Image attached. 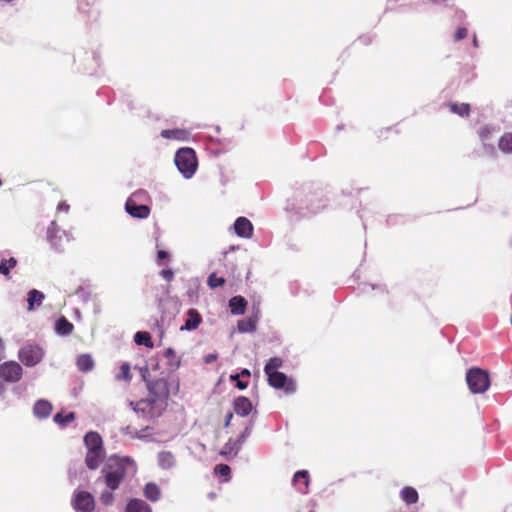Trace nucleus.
I'll list each match as a JSON object with an SVG mask.
<instances>
[{
	"label": "nucleus",
	"mask_w": 512,
	"mask_h": 512,
	"mask_svg": "<svg viewBox=\"0 0 512 512\" xmlns=\"http://www.w3.org/2000/svg\"><path fill=\"white\" fill-rule=\"evenodd\" d=\"M74 330V325L65 317L61 316L55 324V331L61 336H68Z\"/></svg>",
	"instance_id": "aec40b11"
},
{
	"label": "nucleus",
	"mask_w": 512,
	"mask_h": 512,
	"mask_svg": "<svg viewBox=\"0 0 512 512\" xmlns=\"http://www.w3.org/2000/svg\"><path fill=\"white\" fill-rule=\"evenodd\" d=\"M125 512H152V509L145 501L134 498L127 503Z\"/></svg>",
	"instance_id": "412c9836"
},
{
	"label": "nucleus",
	"mask_w": 512,
	"mask_h": 512,
	"mask_svg": "<svg viewBox=\"0 0 512 512\" xmlns=\"http://www.w3.org/2000/svg\"><path fill=\"white\" fill-rule=\"evenodd\" d=\"M466 382L473 394L484 393L490 387L489 373L481 368L473 367L466 373Z\"/></svg>",
	"instance_id": "f03ea898"
},
{
	"label": "nucleus",
	"mask_w": 512,
	"mask_h": 512,
	"mask_svg": "<svg viewBox=\"0 0 512 512\" xmlns=\"http://www.w3.org/2000/svg\"><path fill=\"white\" fill-rule=\"evenodd\" d=\"M449 110L461 117H468L470 115V105L468 103H450L448 104Z\"/></svg>",
	"instance_id": "a878e982"
},
{
	"label": "nucleus",
	"mask_w": 512,
	"mask_h": 512,
	"mask_svg": "<svg viewBox=\"0 0 512 512\" xmlns=\"http://www.w3.org/2000/svg\"><path fill=\"white\" fill-rule=\"evenodd\" d=\"M499 149L503 152H512V133L504 134L498 143Z\"/></svg>",
	"instance_id": "c756f323"
},
{
	"label": "nucleus",
	"mask_w": 512,
	"mask_h": 512,
	"mask_svg": "<svg viewBox=\"0 0 512 512\" xmlns=\"http://www.w3.org/2000/svg\"><path fill=\"white\" fill-rule=\"evenodd\" d=\"M72 504L77 512H93L95 508L94 497L87 491H76Z\"/></svg>",
	"instance_id": "6e6552de"
},
{
	"label": "nucleus",
	"mask_w": 512,
	"mask_h": 512,
	"mask_svg": "<svg viewBox=\"0 0 512 512\" xmlns=\"http://www.w3.org/2000/svg\"><path fill=\"white\" fill-rule=\"evenodd\" d=\"M5 357V345H4V342L2 340V338H0V361Z\"/></svg>",
	"instance_id": "a18cd8bd"
},
{
	"label": "nucleus",
	"mask_w": 512,
	"mask_h": 512,
	"mask_svg": "<svg viewBox=\"0 0 512 512\" xmlns=\"http://www.w3.org/2000/svg\"><path fill=\"white\" fill-rule=\"evenodd\" d=\"M468 31L464 27H460L456 30L454 39L455 41H460L467 37Z\"/></svg>",
	"instance_id": "a19ab883"
},
{
	"label": "nucleus",
	"mask_w": 512,
	"mask_h": 512,
	"mask_svg": "<svg viewBox=\"0 0 512 512\" xmlns=\"http://www.w3.org/2000/svg\"><path fill=\"white\" fill-rule=\"evenodd\" d=\"M270 386L280 389L283 388L286 393H293L296 390V385L293 380L288 379L287 376L279 371L266 374Z\"/></svg>",
	"instance_id": "1a4fd4ad"
},
{
	"label": "nucleus",
	"mask_w": 512,
	"mask_h": 512,
	"mask_svg": "<svg viewBox=\"0 0 512 512\" xmlns=\"http://www.w3.org/2000/svg\"><path fill=\"white\" fill-rule=\"evenodd\" d=\"M256 322L255 318H248L239 320L237 323V328L241 333L254 332L256 330Z\"/></svg>",
	"instance_id": "bb28decb"
},
{
	"label": "nucleus",
	"mask_w": 512,
	"mask_h": 512,
	"mask_svg": "<svg viewBox=\"0 0 512 512\" xmlns=\"http://www.w3.org/2000/svg\"><path fill=\"white\" fill-rule=\"evenodd\" d=\"M401 498L406 504L410 505L418 501L419 495L415 488L407 486L401 490Z\"/></svg>",
	"instance_id": "393cba45"
},
{
	"label": "nucleus",
	"mask_w": 512,
	"mask_h": 512,
	"mask_svg": "<svg viewBox=\"0 0 512 512\" xmlns=\"http://www.w3.org/2000/svg\"><path fill=\"white\" fill-rule=\"evenodd\" d=\"M202 321V317L196 309H189L187 312V318L184 326L181 328L182 330H194L196 329Z\"/></svg>",
	"instance_id": "a211bd4d"
},
{
	"label": "nucleus",
	"mask_w": 512,
	"mask_h": 512,
	"mask_svg": "<svg viewBox=\"0 0 512 512\" xmlns=\"http://www.w3.org/2000/svg\"><path fill=\"white\" fill-rule=\"evenodd\" d=\"M232 417H233V414H232V413H228V414H227V417H226V423H225V425H226V426H228V425H229V423H230V421H231Z\"/></svg>",
	"instance_id": "09e8293b"
},
{
	"label": "nucleus",
	"mask_w": 512,
	"mask_h": 512,
	"mask_svg": "<svg viewBox=\"0 0 512 512\" xmlns=\"http://www.w3.org/2000/svg\"><path fill=\"white\" fill-rule=\"evenodd\" d=\"M45 298V295L36 289H32L28 292L27 302H28V311H33L35 307H39L43 300Z\"/></svg>",
	"instance_id": "4be33fe9"
},
{
	"label": "nucleus",
	"mask_w": 512,
	"mask_h": 512,
	"mask_svg": "<svg viewBox=\"0 0 512 512\" xmlns=\"http://www.w3.org/2000/svg\"><path fill=\"white\" fill-rule=\"evenodd\" d=\"M123 477H124V471L122 469H117V470L106 473L104 476V481H105V484L111 490H115L119 487Z\"/></svg>",
	"instance_id": "dca6fc26"
},
{
	"label": "nucleus",
	"mask_w": 512,
	"mask_h": 512,
	"mask_svg": "<svg viewBox=\"0 0 512 512\" xmlns=\"http://www.w3.org/2000/svg\"><path fill=\"white\" fill-rule=\"evenodd\" d=\"M168 257H169V254L166 251H164V250H159L157 252L158 260H164V259H167Z\"/></svg>",
	"instance_id": "37998d69"
},
{
	"label": "nucleus",
	"mask_w": 512,
	"mask_h": 512,
	"mask_svg": "<svg viewBox=\"0 0 512 512\" xmlns=\"http://www.w3.org/2000/svg\"><path fill=\"white\" fill-rule=\"evenodd\" d=\"M53 410L52 404L45 399H39L33 406V414L39 419L48 418Z\"/></svg>",
	"instance_id": "f8f14e48"
},
{
	"label": "nucleus",
	"mask_w": 512,
	"mask_h": 512,
	"mask_svg": "<svg viewBox=\"0 0 512 512\" xmlns=\"http://www.w3.org/2000/svg\"><path fill=\"white\" fill-rule=\"evenodd\" d=\"M240 375L239 374H235V375H231L230 376V379L232 381H236V387L240 390H244L247 388L248 386V382L247 381H242L239 379Z\"/></svg>",
	"instance_id": "4c0bfd02"
},
{
	"label": "nucleus",
	"mask_w": 512,
	"mask_h": 512,
	"mask_svg": "<svg viewBox=\"0 0 512 512\" xmlns=\"http://www.w3.org/2000/svg\"><path fill=\"white\" fill-rule=\"evenodd\" d=\"M77 367L82 372H89L94 367V361L88 354H81L77 357Z\"/></svg>",
	"instance_id": "5701e85b"
},
{
	"label": "nucleus",
	"mask_w": 512,
	"mask_h": 512,
	"mask_svg": "<svg viewBox=\"0 0 512 512\" xmlns=\"http://www.w3.org/2000/svg\"><path fill=\"white\" fill-rule=\"evenodd\" d=\"M214 471H215V474H217L221 477H224L226 480H228L230 478L231 469L226 464L216 465Z\"/></svg>",
	"instance_id": "c9c22d12"
},
{
	"label": "nucleus",
	"mask_w": 512,
	"mask_h": 512,
	"mask_svg": "<svg viewBox=\"0 0 512 512\" xmlns=\"http://www.w3.org/2000/svg\"><path fill=\"white\" fill-rule=\"evenodd\" d=\"M160 494V489L155 483L146 484L144 488V495L148 500L155 502L159 500Z\"/></svg>",
	"instance_id": "cd10ccee"
},
{
	"label": "nucleus",
	"mask_w": 512,
	"mask_h": 512,
	"mask_svg": "<svg viewBox=\"0 0 512 512\" xmlns=\"http://www.w3.org/2000/svg\"><path fill=\"white\" fill-rule=\"evenodd\" d=\"M247 300L243 296H234L229 300V309L233 315H243L246 311Z\"/></svg>",
	"instance_id": "2eb2a0df"
},
{
	"label": "nucleus",
	"mask_w": 512,
	"mask_h": 512,
	"mask_svg": "<svg viewBox=\"0 0 512 512\" xmlns=\"http://www.w3.org/2000/svg\"><path fill=\"white\" fill-rule=\"evenodd\" d=\"M148 396L156 405L165 410L169 398V385L167 380L159 378L147 382Z\"/></svg>",
	"instance_id": "7ed1b4c3"
},
{
	"label": "nucleus",
	"mask_w": 512,
	"mask_h": 512,
	"mask_svg": "<svg viewBox=\"0 0 512 512\" xmlns=\"http://www.w3.org/2000/svg\"><path fill=\"white\" fill-rule=\"evenodd\" d=\"M174 161L178 170L187 179L194 175L198 167L196 153L192 148L179 149L175 154Z\"/></svg>",
	"instance_id": "f257e3e1"
},
{
	"label": "nucleus",
	"mask_w": 512,
	"mask_h": 512,
	"mask_svg": "<svg viewBox=\"0 0 512 512\" xmlns=\"http://www.w3.org/2000/svg\"><path fill=\"white\" fill-rule=\"evenodd\" d=\"M117 380H124L129 382L132 379V374L130 372V365L128 363H123L120 366V371L116 376Z\"/></svg>",
	"instance_id": "f704fd0d"
},
{
	"label": "nucleus",
	"mask_w": 512,
	"mask_h": 512,
	"mask_svg": "<svg viewBox=\"0 0 512 512\" xmlns=\"http://www.w3.org/2000/svg\"><path fill=\"white\" fill-rule=\"evenodd\" d=\"M282 364H283V361L281 358H279V357L270 358L264 367L265 374L278 371V368H280L282 366Z\"/></svg>",
	"instance_id": "2f4dec72"
},
{
	"label": "nucleus",
	"mask_w": 512,
	"mask_h": 512,
	"mask_svg": "<svg viewBox=\"0 0 512 512\" xmlns=\"http://www.w3.org/2000/svg\"><path fill=\"white\" fill-rule=\"evenodd\" d=\"M226 283L225 278L217 276L216 273H211L208 276L207 284L210 288L214 289L217 287H221Z\"/></svg>",
	"instance_id": "72a5a7b5"
},
{
	"label": "nucleus",
	"mask_w": 512,
	"mask_h": 512,
	"mask_svg": "<svg viewBox=\"0 0 512 512\" xmlns=\"http://www.w3.org/2000/svg\"><path fill=\"white\" fill-rule=\"evenodd\" d=\"M309 474L306 470L298 471L294 474L293 483L301 493H306L309 487Z\"/></svg>",
	"instance_id": "f3484780"
},
{
	"label": "nucleus",
	"mask_w": 512,
	"mask_h": 512,
	"mask_svg": "<svg viewBox=\"0 0 512 512\" xmlns=\"http://www.w3.org/2000/svg\"><path fill=\"white\" fill-rule=\"evenodd\" d=\"M58 239H61V237H58L52 229H48V240L53 246L57 248L61 246L58 242Z\"/></svg>",
	"instance_id": "ea45409f"
},
{
	"label": "nucleus",
	"mask_w": 512,
	"mask_h": 512,
	"mask_svg": "<svg viewBox=\"0 0 512 512\" xmlns=\"http://www.w3.org/2000/svg\"><path fill=\"white\" fill-rule=\"evenodd\" d=\"M161 136L165 139L186 141L189 139L190 132L186 129H166L162 130Z\"/></svg>",
	"instance_id": "6ab92c4d"
},
{
	"label": "nucleus",
	"mask_w": 512,
	"mask_h": 512,
	"mask_svg": "<svg viewBox=\"0 0 512 512\" xmlns=\"http://www.w3.org/2000/svg\"><path fill=\"white\" fill-rule=\"evenodd\" d=\"M144 194L143 191H138L136 193H133L131 197H129L125 203V210L126 212L138 219H146L150 215V207L147 205H138L136 198Z\"/></svg>",
	"instance_id": "39448f33"
},
{
	"label": "nucleus",
	"mask_w": 512,
	"mask_h": 512,
	"mask_svg": "<svg viewBox=\"0 0 512 512\" xmlns=\"http://www.w3.org/2000/svg\"><path fill=\"white\" fill-rule=\"evenodd\" d=\"M239 375L249 378L251 376V373L248 369H243Z\"/></svg>",
	"instance_id": "49530a36"
},
{
	"label": "nucleus",
	"mask_w": 512,
	"mask_h": 512,
	"mask_svg": "<svg viewBox=\"0 0 512 512\" xmlns=\"http://www.w3.org/2000/svg\"><path fill=\"white\" fill-rule=\"evenodd\" d=\"M492 132H493V129H492L490 126L486 125V126H483V127L479 130L478 134H479L480 139H481L483 142H485V141H487V140H489V139H490V137H491V135H492Z\"/></svg>",
	"instance_id": "e433bc0d"
},
{
	"label": "nucleus",
	"mask_w": 512,
	"mask_h": 512,
	"mask_svg": "<svg viewBox=\"0 0 512 512\" xmlns=\"http://www.w3.org/2000/svg\"><path fill=\"white\" fill-rule=\"evenodd\" d=\"M4 391V385L2 384V382L0 381V394Z\"/></svg>",
	"instance_id": "8fccbe9b"
},
{
	"label": "nucleus",
	"mask_w": 512,
	"mask_h": 512,
	"mask_svg": "<svg viewBox=\"0 0 512 512\" xmlns=\"http://www.w3.org/2000/svg\"><path fill=\"white\" fill-rule=\"evenodd\" d=\"M160 275L167 281V282H171L174 278V273L173 271L170 269V268H167V269H163L161 272H160Z\"/></svg>",
	"instance_id": "79ce46f5"
},
{
	"label": "nucleus",
	"mask_w": 512,
	"mask_h": 512,
	"mask_svg": "<svg viewBox=\"0 0 512 512\" xmlns=\"http://www.w3.org/2000/svg\"><path fill=\"white\" fill-rule=\"evenodd\" d=\"M100 500L104 505H111L114 501V496L111 492H103L100 496Z\"/></svg>",
	"instance_id": "58836bf2"
},
{
	"label": "nucleus",
	"mask_w": 512,
	"mask_h": 512,
	"mask_svg": "<svg viewBox=\"0 0 512 512\" xmlns=\"http://www.w3.org/2000/svg\"><path fill=\"white\" fill-rule=\"evenodd\" d=\"M233 408L237 415L245 417L250 414L253 407L251 401L247 397L239 396L234 399Z\"/></svg>",
	"instance_id": "9b49d317"
},
{
	"label": "nucleus",
	"mask_w": 512,
	"mask_h": 512,
	"mask_svg": "<svg viewBox=\"0 0 512 512\" xmlns=\"http://www.w3.org/2000/svg\"><path fill=\"white\" fill-rule=\"evenodd\" d=\"M61 209H64L65 211H67L69 209V205L61 203L58 205V210H61Z\"/></svg>",
	"instance_id": "de8ad7c7"
},
{
	"label": "nucleus",
	"mask_w": 512,
	"mask_h": 512,
	"mask_svg": "<svg viewBox=\"0 0 512 512\" xmlns=\"http://www.w3.org/2000/svg\"><path fill=\"white\" fill-rule=\"evenodd\" d=\"M105 458L104 450H92L87 451L85 457V464L90 470L97 469Z\"/></svg>",
	"instance_id": "ddd939ff"
},
{
	"label": "nucleus",
	"mask_w": 512,
	"mask_h": 512,
	"mask_svg": "<svg viewBox=\"0 0 512 512\" xmlns=\"http://www.w3.org/2000/svg\"><path fill=\"white\" fill-rule=\"evenodd\" d=\"M131 406L133 407L134 411L141 413L144 417L147 418L158 417L164 411V409L156 405L154 401L150 400L149 398L142 399L136 403L131 402Z\"/></svg>",
	"instance_id": "0eeeda50"
},
{
	"label": "nucleus",
	"mask_w": 512,
	"mask_h": 512,
	"mask_svg": "<svg viewBox=\"0 0 512 512\" xmlns=\"http://www.w3.org/2000/svg\"><path fill=\"white\" fill-rule=\"evenodd\" d=\"M134 341L138 345H145L146 347L152 348L153 341L151 335L148 332H137L134 336Z\"/></svg>",
	"instance_id": "c85d7f7f"
},
{
	"label": "nucleus",
	"mask_w": 512,
	"mask_h": 512,
	"mask_svg": "<svg viewBox=\"0 0 512 512\" xmlns=\"http://www.w3.org/2000/svg\"><path fill=\"white\" fill-rule=\"evenodd\" d=\"M17 265V260L14 257L9 259H2L0 262V274L9 275L10 270Z\"/></svg>",
	"instance_id": "7c9ffc66"
},
{
	"label": "nucleus",
	"mask_w": 512,
	"mask_h": 512,
	"mask_svg": "<svg viewBox=\"0 0 512 512\" xmlns=\"http://www.w3.org/2000/svg\"><path fill=\"white\" fill-rule=\"evenodd\" d=\"M22 375L23 369L16 361H6L0 365V378L6 382H18Z\"/></svg>",
	"instance_id": "423d86ee"
},
{
	"label": "nucleus",
	"mask_w": 512,
	"mask_h": 512,
	"mask_svg": "<svg viewBox=\"0 0 512 512\" xmlns=\"http://www.w3.org/2000/svg\"><path fill=\"white\" fill-rule=\"evenodd\" d=\"M76 415L74 412H70L67 415L63 416L62 413L55 414L53 420L60 426H66L68 423H71L75 420Z\"/></svg>",
	"instance_id": "473e14b6"
},
{
	"label": "nucleus",
	"mask_w": 512,
	"mask_h": 512,
	"mask_svg": "<svg viewBox=\"0 0 512 512\" xmlns=\"http://www.w3.org/2000/svg\"><path fill=\"white\" fill-rule=\"evenodd\" d=\"M233 227L239 237L250 238L253 235V225L246 217H238Z\"/></svg>",
	"instance_id": "9d476101"
},
{
	"label": "nucleus",
	"mask_w": 512,
	"mask_h": 512,
	"mask_svg": "<svg viewBox=\"0 0 512 512\" xmlns=\"http://www.w3.org/2000/svg\"><path fill=\"white\" fill-rule=\"evenodd\" d=\"M158 463L163 469H170L175 465V457L169 451H163L158 454Z\"/></svg>",
	"instance_id": "b1692460"
},
{
	"label": "nucleus",
	"mask_w": 512,
	"mask_h": 512,
	"mask_svg": "<svg viewBox=\"0 0 512 512\" xmlns=\"http://www.w3.org/2000/svg\"><path fill=\"white\" fill-rule=\"evenodd\" d=\"M217 359V355L216 354H208L205 356L204 360H205V363L209 364V363H212L213 361H215Z\"/></svg>",
	"instance_id": "c03bdc74"
},
{
	"label": "nucleus",
	"mask_w": 512,
	"mask_h": 512,
	"mask_svg": "<svg viewBox=\"0 0 512 512\" xmlns=\"http://www.w3.org/2000/svg\"><path fill=\"white\" fill-rule=\"evenodd\" d=\"M44 357V350L38 344L26 343L18 352L19 360L28 367L39 364Z\"/></svg>",
	"instance_id": "20e7f679"
},
{
	"label": "nucleus",
	"mask_w": 512,
	"mask_h": 512,
	"mask_svg": "<svg viewBox=\"0 0 512 512\" xmlns=\"http://www.w3.org/2000/svg\"><path fill=\"white\" fill-rule=\"evenodd\" d=\"M84 444L87 448V451L104 450L101 436L94 431H90L84 436Z\"/></svg>",
	"instance_id": "4468645a"
}]
</instances>
